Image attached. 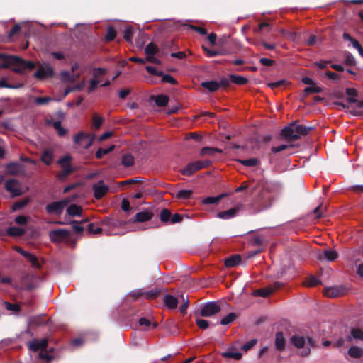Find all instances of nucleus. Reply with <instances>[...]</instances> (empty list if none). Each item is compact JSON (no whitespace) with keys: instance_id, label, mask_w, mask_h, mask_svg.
Segmentation results:
<instances>
[{"instance_id":"1","label":"nucleus","mask_w":363,"mask_h":363,"mask_svg":"<svg viewBox=\"0 0 363 363\" xmlns=\"http://www.w3.org/2000/svg\"><path fill=\"white\" fill-rule=\"evenodd\" d=\"M4 63L0 67H12L16 72H23L26 69L32 70L35 64L30 61H25L21 58L13 55H1Z\"/></svg>"},{"instance_id":"2","label":"nucleus","mask_w":363,"mask_h":363,"mask_svg":"<svg viewBox=\"0 0 363 363\" xmlns=\"http://www.w3.org/2000/svg\"><path fill=\"white\" fill-rule=\"evenodd\" d=\"M313 129L311 126H306L296 123H292L285 127L282 131V136L289 140H295L301 136L308 135Z\"/></svg>"},{"instance_id":"3","label":"nucleus","mask_w":363,"mask_h":363,"mask_svg":"<svg viewBox=\"0 0 363 363\" xmlns=\"http://www.w3.org/2000/svg\"><path fill=\"white\" fill-rule=\"evenodd\" d=\"M5 188L13 197L20 196L28 190L27 187L24 188L21 183L15 179L7 180L5 184Z\"/></svg>"},{"instance_id":"4","label":"nucleus","mask_w":363,"mask_h":363,"mask_svg":"<svg viewBox=\"0 0 363 363\" xmlns=\"http://www.w3.org/2000/svg\"><path fill=\"white\" fill-rule=\"evenodd\" d=\"M291 342L297 348L302 349L301 351L302 356L308 355L310 352L311 347H313L314 344L311 339H308L307 344H306L305 339L298 335L293 336Z\"/></svg>"},{"instance_id":"5","label":"nucleus","mask_w":363,"mask_h":363,"mask_svg":"<svg viewBox=\"0 0 363 363\" xmlns=\"http://www.w3.org/2000/svg\"><path fill=\"white\" fill-rule=\"evenodd\" d=\"M73 200L74 199H71L67 198L58 201L52 202L46 206V211L49 213L60 215L62 213L65 207Z\"/></svg>"},{"instance_id":"6","label":"nucleus","mask_w":363,"mask_h":363,"mask_svg":"<svg viewBox=\"0 0 363 363\" xmlns=\"http://www.w3.org/2000/svg\"><path fill=\"white\" fill-rule=\"evenodd\" d=\"M94 137L84 132H80L74 137V143L79 147L88 149L93 143Z\"/></svg>"},{"instance_id":"7","label":"nucleus","mask_w":363,"mask_h":363,"mask_svg":"<svg viewBox=\"0 0 363 363\" xmlns=\"http://www.w3.org/2000/svg\"><path fill=\"white\" fill-rule=\"evenodd\" d=\"M220 311V306L217 302H208L200 308V315L203 317H210Z\"/></svg>"},{"instance_id":"8","label":"nucleus","mask_w":363,"mask_h":363,"mask_svg":"<svg viewBox=\"0 0 363 363\" xmlns=\"http://www.w3.org/2000/svg\"><path fill=\"white\" fill-rule=\"evenodd\" d=\"M49 235L52 242H61L69 239V231L65 229H57L50 231Z\"/></svg>"},{"instance_id":"9","label":"nucleus","mask_w":363,"mask_h":363,"mask_svg":"<svg viewBox=\"0 0 363 363\" xmlns=\"http://www.w3.org/2000/svg\"><path fill=\"white\" fill-rule=\"evenodd\" d=\"M53 69L48 64H44L40 66L38 70L35 72V77L38 79H45L52 77Z\"/></svg>"},{"instance_id":"10","label":"nucleus","mask_w":363,"mask_h":363,"mask_svg":"<svg viewBox=\"0 0 363 363\" xmlns=\"http://www.w3.org/2000/svg\"><path fill=\"white\" fill-rule=\"evenodd\" d=\"M345 291L346 289L342 286H333L325 288L323 291V294L327 297L336 298L343 296Z\"/></svg>"},{"instance_id":"11","label":"nucleus","mask_w":363,"mask_h":363,"mask_svg":"<svg viewBox=\"0 0 363 363\" xmlns=\"http://www.w3.org/2000/svg\"><path fill=\"white\" fill-rule=\"evenodd\" d=\"M94 196L99 199L102 198L108 191V186L103 181H99L93 185Z\"/></svg>"},{"instance_id":"12","label":"nucleus","mask_w":363,"mask_h":363,"mask_svg":"<svg viewBox=\"0 0 363 363\" xmlns=\"http://www.w3.org/2000/svg\"><path fill=\"white\" fill-rule=\"evenodd\" d=\"M205 167L203 162L196 161L189 164L182 170V174L185 175H191L197 170H199Z\"/></svg>"},{"instance_id":"13","label":"nucleus","mask_w":363,"mask_h":363,"mask_svg":"<svg viewBox=\"0 0 363 363\" xmlns=\"http://www.w3.org/2000/svg\"><path fill=\"white\" fill-rule=\"evenodd\" d=\"M337 257V253L333 250H326L323 253H319L318 258L320 260H327L333 262Z\"/></svg>"},{"instance_id":"14","label":"nucleus","mask_w":363,"mask_h":363,"mask_svg":"<svg viewBox=\"0 0 363 363\" xmlns=\"http://www.w3.org/2000/svg\"><path fill=\"white\" fill-rule=\"evenodd\" d=\"M48 341L45 339L33 340L29 343V347L33 351L44 350L46 349Z\"/></svg>"},{"instance_id":"15","label":"nucleus","mask_w":363,"mask_h":363,"mask_svg":"<svg viewBox=\"0 0 363 363\" xmlns=\"http://www.w3.org/2000/svg\"><path fill=\"white\" fill-rule=\"evenodd\" d=\"M153 217V213L150 211H144L138 213L135 216V222H145L150 220Z\"/></svg>"},{"instance_id":"16","label":"nucleus","mask_w":363,"mask_h":363,"mask_svg":"<svg viewBox=\"0 0 363 363\" xmlns=\"http://www.w3.org/2000/svg\"><path fill=\"white\" fill-rule=\"evenodd\" d=\"M26 230L23 228L12 226L6 229V234L9 236L16 237L21 236L25 233Z\"/></svg>"},{"instance_id":"17","label":"nucleus","mask_w":363,"mask_h":363,"mask_svg":"<svg viewBox=\"0 0 363 363\" xmlns=\"http://www.w3.org/2000/svg\"><path fill=\"white\" fill-rule=\"evenodd\" d=\"M70 159V157L67 155L59 160V163L62 164L65 175H67L72 172V168L69 164Z\"/></svg>"},{"instance_id":"18","label":"nucleus","mask_w":363,"mask_h":363,"mask_svg":"<svg viewBox=\"0 0 363 363\" xmlns=\"http://www.w3.org/2000/svg\"><path fill=\"white\" fill-rule=\"evenodd\" d=\"M164 301L169 309H174L177 306L179 300L172 295H166L164 297Z\"/></svg>"},{"instance_id":"19","label":"nucleus","mask_w":363,"mask_h":363,"mask_svg":"<svg viewBox=\"0 0 363 363\" xmlns=\"http://www.w3.org/2000/svg\"><path fill=\"white\" fill-rule=\"evenodd\" d=\"M79 74L70 73L67 71H63L61 72V79L65 82H72L77 79Z\"/></svg>"},{"instance_id":"20","label":"nucleus","mask_w":363,"mask_h":363,"mask_svg":"<svg viewBox=\"0 0 363 363\" xmlns=\"http://www.w3.org/2000/svg\"><path fill=\"white\" fill-rule=\"evenodd\" d=\"M241 262V257L238 255H233L228 258L225 262V265L227 267H233L239 264Z\"/></svg>"},{"instance_id":"21","label":"nucleus","mask_w":363,"mask_h":363,"mask_svg":"<svg viewBox=\"0 0 363 363\" xmlns=\"http://www.w3.org/2000/svg\"><path fill=\"white\" fill-rule=\"evenodd\" d=\"M238 209L235 208H230L228 211L220 212L218 216L222 219H229L236 216Z\"/></svg>"},{"instance_id":"22","label":"nucleus","mask_w":363,"mask_h":363,"mask_svg":"<svg viewBox=\"0 0 363 363\" xmlns=\"http://www.w3.org/2000/svg\"><path fill=\"white\" fill-rule=\"evenodd\" d=\"M201 86L210 91H216L220 87L219 82L216 81H208L202 82Z\"/></svg>"},{"instance_id":"23","label":"nucleus","mask_w":363,"mask_h":363,"mask_svg":"<svg viewBox=\"0 0 363 363\" xmlns=\"http://www.w3.org/2000/svg\"><path fill=\"white\" fill-rule=\"evenodd\" d=\"M275 346L276 348L279 350H282L284 348L285 341L284 339L283 333L281 332H278L276 334Z\"/></svg>"},{"instance_id":"24","label":"nucleus","mask_w":363,"mask_h":363,"mask_svg":"<svg viewBox=\"0 0 363 363\" xmlns=\"http://www.w3.org/2000/svg\"><path fill=\"white\" fill-rule=\"evenodd\" d=\"M242 353L240 352H236L233 350H229L228 351L224 352L222 353V356L225 358H231L235 360H238L242 357Z\"/></svg>"},{"instance_id":"25","label":"nucleus","mask_w":363,"mask_h":363,"mask_svg":"<svg viewBox=\"0 0 363 363\" xmlns=\"http://www.w3.org/2000/svg\"><path fill=\"white\" fill-rule=\"evenodd\" d=\"M82 208L77 205L72 204L67 208V212L69 216H77L81 215Z\"/></svg>"},{"instance_id":"26","label":"nucleus","mask_w":363,"mask_h":363,"mask_svg":"<svg viewBox=\"0 0 363 363\" xmlns=\"http://www.w3.org/2000/svg\"><path fill=\"white\" fill-rule=\"evenodd\" d=\"M154 101L158 106H165L168 101L169 98L164 94H160L154 97Z\"/></svg>"},{"instance_id":"27","label":"nucleus","mask_w":363,"mask_h":363,"mask_svg":"<svg viewBox=\"0 0 363 363\" xmlns=\"http://www.w3.org/2000/svg\"><path fill=\"white\" fill-rule=\"evenodd\" d=\"M352 337L356 340H363V330L358 328L352 329L351 335L348 336L347 339L351 340Z\"/></svg>"},{"instance_id":"28","label":"nucleus","mask_w":363,"mask_h":363,"mask_svg":"<svg viewBox=\"0 0 363 363\" xmlns=\"http://www.w3.org/2000/svg\"><path fill=\"white\" fill-rule=\"evenodd\" d=\"M348 354L352 357L358 358L363 355V349L358 347H352L349 349Z\"/></svg>"},{"instance_id":"29","label":"nucleus","mask_w":363,"mask_h":363,"mask_svg":"<svg viewBox=\"0 0 363 363\" xmlns=\"http://www.w3.org/2000/svg\"><path fill=\"white\" fill-rule=\"evenodd\" d=\"M53 160V155L51 150H45L42 155L41 160L46 164H50Z\"/></svg>"},{"instance_id":"30","label":"nucleus","mask_w":363,"mask_h":363,"mask_svg":"<svg viewBox=\"0 0 363 363\" xmlns=\"http://www.w3.org/2000/svg\"><path fill=\"white\" fill-rule=\"evenodd\" d=\"M346 94L347 96V101L348 103H354L356 102V96H357V92L354 89L348 88L346 89Z\"/></svg>"},{"instance_id":"31","label":"nucleus","mask_w":363,"mask_h":363,"mask_svg":"<svg viewBox=\"0 0 363 363\" xmlns=\"http://www.w3.org/2000/svg\"><path fill=\"white\" fill-rule=\"evenodd\" d=\"M121 162L123 166L129 167L134 164V158L131 155L126 154L123 155Z\"/></svg>"},{"instance_id":"32","label":"nucleus","mask_w":363,"mask_h":363,"mask_svg":"<svg viewBox=\"0 0 363 363\" xmlns=\"http://www.w3.org/2000/svg\"><path fill=\"white\" fill-rule=\"evenodd\" d=\"M171 215V212L168 209L164 208L160 212V218L164 223L170 222Z\"/></svg>"},{"instance_id":"33","label":"nucleus","mask_w":363,"mask_h":363,"mask_svg":"<svg viewBox=\"0 0 363 363\" xmlns=\"http://www.w3.org/2000/svg\"><path fill=\"white\" fill-rule=\"evenodd\" d=\"M192 195L191 190L183 189L180 190L177 193V197L180 199H190Z\"/></svg>"},{"instance_id":"34","label":"nucleus","mask_w":363,"mask_h":363,"mask_svg":"<svg viewBox=\"0 0 363 363\" xmlns=\"http://www.w3.org/2000/svg\"><path fill=\"white\" fill-rule=\"evenodd\" d=\"M230 80L232 82L237 84H245L247 83V79L242 76L240 75H230Z\"/></svg>"},{"instance_id":"35","label":"nucleus","mask_w":363,"mask_h":363,"mask_svg":"<svg viewBox=\"0 0 363 363\" xmlns=\"http://www.w3.org/2000/svg\"><path fill=\"white\" fill-rule=\"evenodd\" d=\"M222 150L218 148L203 147L201 150V155H213L216 152H221Z\"/></svg>"},{"instance_id":"36","label":"nucleus","mask_w":363,"mask_h":363,"mask_svg":"<svg viewBox=\"0 0 363 363\" xmlns=\"http://www.w3.org/2000/svg\"><path fill=\"white\" fill-rule=\"evenodd\" d=\"M223 195H219L218 196H210L203 199V203L204 204H215L217 203L222 198Z\"/></svg>"},{"instance_id":"37","label":"nucleus","mask_w":363,"mask_h":363,"mask_svg":"<svg viewBox=\"0 0 363 363\" xmlns=\"http://www.w3.org/2000/svg\"><path fill=\"white\" fill-rule=\"evenodd\" d=\"M114 148V145H111L108 148H99L96 153V157L99 159L101 158L104 155L108 154L112 151Z\"/></svg>"},{"instance_id":"38","label":"nucleus","mask_w":363,"mask_h":363,"mask_svg":"<svg viewBox=\"0 0 363 363\" xmlns=\"http://www.w3.org/2000/svg\"><path fill=\"white\" fill-rule=\"evenodd\" d=\"M235 318L236 315L234 313H230L220 320V324L226 325L232 323L235 319Z\"/></svg>"},{"instance_id":"39","label":"nucleus","mask_w":363,"mask_h":363,"mask_svg":"<svg viewBox=\"0 0 363 363\" xmlns=\"http://www.w3.org/2000/svg\"><path fill=\"white\" fill-rule=\"evenodd\" d=\"M53 127L57 131V133L60 136H63L66 134L67 130L62 127L60 121H55L53 123Z\"/></svg>"},{"instance_id":"40","label":"nucleus","mask_w":363,"mask_h":363,"mask_svg":"<svg viewBox=\"0 0 363 363\" xmlns=\"http://www.w3.org/2000/svg\"><path fill=\"white\" fill-rule=\"evenodd\" d=\"M320 281L316 277L311 276L304 281V285L311 287L318 285Z\"/></svg>"},{"instance_id":"41","label":"nucleus","mask_w":363,"mask_h":363,"mask_svg":"<svg viewBox=\"0 0 363 363\" xmlns=\"http://www.w3.org/2000/svg\"><path fill=\"white\" fill-rule=\"evenodd\" d=\"M7 170L12 174H16L20 171V164L18 163H11L7 166Z\"/></svg>"},{"instance_id":"42","label":"nucleus","mask_w":363,"mask_h":363,"mask_svg":"<svg viewBox=\"0 0 363 363\" xmlns=\"http://www.w3.org/2000/svg\"><path fill=\"white\" fill-rule=\"evenodd\" d=\"M274 290V289L271 287L267 288V289H258L256 291V294L259 296L267 297L269 295H270L272 293H273Z\"/></svg>"},{"instance_id":"43","label":"nucleus","mask_w":363,"mask_h":363,"mask_svg":"<svg viewBox=\"0 0 363 363\" xmlns=\"http://www.w3.org/2000/svg\"><path fill=\"white\" fill-rule=\"evenodd\" d=\"M322 91V88H320V86H317L315 85V84L313 85H312V86H308L306 88H305L304 89V92L306 93V94H313V93H320Z\"/></svg>"},{"instance_id":"44","label":"nucleus","mask_w":363,"mask_h":363,"mask_svg":"<svg viewBox=\"0 0 363 363\" xmlns=\"http://www.w3.org/2000/svg\"><path fill=\"white\" fill-rule=\"evenodd\" d=\"M157 52V46L153 43L148 44L145 48V53L147 55H152Z\"/></svg>"},{"instance_id":"45","label":"nucleus","mask_w":363,"mask_h":363,"mask_svg":"<svg viewBox=\"0 0 363 363\" xmlns=\"http://www.w3.org/2000/svg\"><path fill=\"white\" fill-rule=\"evenodd\" d=\"M28 202H29V199H25L22 200V201L16 202V203H14L13 204L12 209H13V211H16V210H18L20 208H22L26 205H27L28 203Z\"/></svg>"},{"instance_id":"46","label":"nucleus","mask_w":363,"mask_h":363,"mask_svg":"<svg viewBox=\"0 0 363 363\" xmlns=\"http://www.w3.org/2000/svg\"><path fill=\"white\" fill-rule=\"evenodd\" d=\"M240 163L245 166L254 167L258 164V160L256 158H250L248 160H240Z\"/></svg>"},{"instance_id":"47","label":"nucleus","mask_w":363,"mask_h":363,"mask_svg":"<svg viewBox=\"0 0 363 363\" xmlns=\"http://www.w3.org/2000/svg\"><path fill=\"white\" fill-rule=\"evenodd\" d=\"M53 100L52 98L49 96L37 97L35 99V103L38 105H44Z\"/></svg>"},{"instance_id":"48","label":"nucleus","mask_w":363,"mask_h":363,"mask_svg":"<svg viewBox=\"0 0 363 363\" xmlns=\"http://www.w3.org/2000/svg\"><path fill=\"white\" fill-rule=\"evenodd\" d=\"M92 120L93 125L94 126L95 128H99L103 122V118L96 113L93 115Z\"/></svg>"},{"instance_id":"49","label":"nucleus","mask_w":363,"mask_h":363,"mask_svg":"<svg viewBox=\"0 0 363 363\" xmlns=\"http://www.w3.org/2000/svg\"><path fill=\"white\" fill-rule=\"evenodd\" d=\"M196 323L199 328H200L201 329H203V330L208 328L209 326L208 321L206 320H204V319L197 318L196 320Z\"/></svg>"},{"instance_id":"50","label":"nucleus","mask_w":363,"mask_h":363,"mask_svg":"<svg viewBox=\"0 0 363 363\" xmlns=\"http://www.w3.org/2000/svg\"><path fill=\"white\" fill-rule=\"evenodd\" d=\"M325 76L333 82H336V81L339 80L340 78V74L333 72H330V71L326 72L325 73Z\"/></svg>"},{"instance_id":"51","label":"nucleus","mask_w":363,"mask_h":363,"mask_svg":"<svg viewBox=\"0 0 363 363\" xmlns=\"http://www.w3.org/2000/svg\"><path fill=\"white\" fill-rule=\"evenodd\" d=\"M133 37V30L131 28L128 27L123 32V38L128 41L130 42Z\"/></svg>"},{"instance_id":"52","label":"nucleus","mask_w":363,"mask_h":363,"mask_svg":"<svg viewBox=\"0 0 363 363\" xmlns=\"http://www.w3.org/2000/svg\"><path fill=\"white\" fill-rule=\"evenodd\" d=\"M161 77L162 82L169 83L172 84H176L177 82V81L171 75L164 74L162 73V75Z\"/></svg>"},{"instance_id":"53","label":"nucleus","mask_w":363,"mask_h":363,"mask_svg":"<svg viewBox=\"0 0 363 363\" xmlns=\"http://www.w3.org/2000/svg\"><path fill=\"white\" fill-rule=\"evenodd\" d=\"M145 69L149 73L152 74L160 77L162 75V72L157 70L155 67L147 66Z\"/></svg>"},{"instance_id":"54","label":"nucleus","mask_w":363,"mask_h":363,"mask_svg":"<svg viewBox=\"0 0 363 363\" xmlns=\"http://www.w3.org/2000/svg\"><path fill=\"white\" fill-rule=\"evenodd\" d=\"M116 33L115 30L112 27H110L108 30L106 35V39L108 41L112 40L116 37Z\"/></svg>"},{"instance_id":"55","label":"nucleus","mask_w":363,"mask_h":363,"mask_svg":"<svg viewBox=\"0 0 363 363\" xmlns=\"http://www.w3.org/2000/svg\"><path fill=\"white\" fill-rule=\"evenodd\" d=\"M139 324L140 326L144 327L145 330H147L151 325V322L150 320H148L145 318H141L139 320Z\"/></svg>"},{"instance_id":"56","label":"nucleus","mask_w":363,"mask_h":363,"mask_svg":"<svg viewBox=\"0 0 363 363\" xmlns=\"http://www.w3.org/2000/svg\"><path fill=\"white\" fill-rule=\"evenodd\" d=\"M5 306L6 309L9 311H13L18 312L21 310V308L18 304H11L9 302H5Z\"/></svg>"},{"instance_id":"57","label":"nucleus","mask_w":363,"mask_h":363,"mask_svg":"<svg viewBox=\"0 0 363 363\" xmlns=\"http://www.w3.org/2000/svg\"><path fill=\"white\" fill-rule=\"evenodd\" d=\"M130 296H132L134 298H136L140 296H145L147 298L152 296V295L150 294V293L144 294V293H142L140 290H136V291H132L130 293Z\"/></svg>"},{"instance_id":"58","label":"nucleus","mask_w":363,"mask_h":363,"mask_svg":"<svg viewBox=\"0 0 363 363\" xmlns=\"http://www.w3.org/2000/svg\"><path fill=\"white\" fill-rule=\"evenodd\" d=\"M27 260L31 263L33 267H35L37 268L40 267V264L38 262V260L34 255L31 254V255L29 256V258H28Z\"/></svg>"},{"instance_id":"59","label":"nucleus","mask_w":363,"mask_h":363,"mask_svg":"<svg viewBox=\"0 0 363 363\" xmlns=\"http://www.w3.org/2000/svg\"><path fill=\"white\" fill-rule=\"evenodd\" d=\"M106 73V69L103 68H94L93 70V76L94 78H98L100 76Z\"/></svg>"},{"instance_id":"60","label":"nucleus","mask_w":363,"mask_h":363,"mask_svg":"<svg viewBox=\"0 0 363 363\" xmlns=\"http://www.w3.org/2000/svg\"><path fill=\"white\" fill-rule=\"evenodd\" d=\"M182 220V215L179 213H175L174 215H171L170 223H180Z\"/></svg>"},{"instance_id":"61","label":"nucleus","mask_w":363,"mask_h":363,"mask_svg":"<svg viewBox=\"0 0 363 363\" xmlns=\"http://www.w3.org/2000/svg\"><path fill=\"white\" fill-rule=\"evenodd\" d=\"M256 343H257V340H255V339L254 340H251L250 341H249L246 344L243 345L242 347V349L245 350V351H247L248 350L252 348Z\"/></svg>"},{"instance_id":"62","label":"nucleus","mask_w":363,"mask_h":363,"mask_svg":"<svg viewBox=\"0 0 363 363\" xmlns=\"http://www.w3.org/2000/svg\"><path fill=\"white\" fill-rule=\"evenodd\" d=\"M28 221V218L25 216H18L15 218V222L17 224L23 225Z\"/></svg>"},{"instance_id":"63","label":"nucleus","mask_w":363,"mask_h":363,"mask_svg":"<svg viewBox=\"0 0 363 363\" xmlns=\"http://www.w3.org/2000/svg\"><path fill=\"white\" fill-rule=\"evenodd\" d=\"M284 83V81L279 80L274 82L268 83L267 86L272 89H274L280 86H281Z\"/></svg>"},{"instance_id":"64","label":"nucleus","mask_w":363,"mask_h":363,"mask_svg":"<svg viewBox=\"0 0 363 363\" xmlns=\"http://www.w3.org/2000/svg\"><path fill=\"white\" fill-rule=\"evenodd\" d=\"M130 206L129 201L127 199H123L121 203V208L124 211H128L130 210Z\"/></svg>"}]
</instances>
